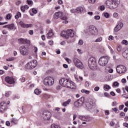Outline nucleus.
Returning a JSON list of instances; mask_svg holds the SVG:
<instances>
[{
	"label": "nucleus",
	"mask_w": 128,
	"mask_h": 128,
	"mask_svg": "<svg viewBox=\"0 0 128 128\" xmlns=\"http://www.w3.org/2000/svg\"><path fill=\"white\" fill-rule=\"evenodd\" d=\"M120 4V0H107L106 4L110 10L116 8Z\"/></svg>",
	"instance_id": "nucleus-1"
},
{
	"label": "nucleus",
	"mask_w": 128,
	"mask_h": 128,
	"mask_svg": "<svg viewBox=\"0 0 128 128\" xmlns=\"http://www.w3.org/2000/svg\"><path fill=\"white\" fill-rule=\"evenodd\" d=\"M85 32L88 34L90 36H98V30L96 26L91 25L87 28V30L85 31Z\"/></svg>",
	"instance_id": "nucleus-2"
},
{
	"label": "nucleus",
	"mask_w": 128,
	"mask_h": 128,
	"mask_svg": "<svg viewBox=\"0 0 128 128\" xmlns=\"http://www.w3.org/2000/svg\"><path fill=\"white\" fill-rule=\"evenodd\" d=\"M74 33L72 30H68L66 31H63L61 33V36L64 38L66 40H68L69 38H74Z\"/></svg>",
	"instance_id": "nucleus-3"
},
{
	"label": "nucleus",
	"mask_w": 128,
	"mask_h": 128,
	"mask_svg": "<svg viewBox=\"0 0 128 128\" xmlns=\"http://www.w3.org/2000/svg\"><path fill=\"white\" fill-rule=\"evenodd\" d=\"M88 66L91 70L96 67V60L94 57H90L88 60Z\"/></svg>",
	"instance_id": "nucleus-4"
},
{
	"label": "nucleus",
	"mask_w": 128,
	"mask_h": 128,
	"mask_svg": "<svg viewBox=\"0 0 128 128\" xmlns=\"http://www.w3.org/2000/svg\"><path fill=\"white\" fill-rule=\"evenodd\" d=\"M108 62V56H103L100 58L98 60V64L101 66H106Z\"/></svg>",
	"instance_id": "nucleus-5"
},
{
	"label": "nucleus",
	"mask_w": 128,
	"mask_h": 128,
	"mask_svg": "<svg viewBox=\"0 0 128 128\" xmlns=\"http://www.w3.org/2000/svg\"><path fill=\"white\" fill-rule=\"evenodd\" d=\"M44 82V84L46 86H52L54 84V80L50 76L45 78Z\"/></svg>",
	"instance_id": "nucleus-6"
},
{
	"label": "nucleus",
	"mask_w": 128,
	"mask_h": 128,
	"mask_svg": "<svg viewBox=\"0 0 128 128\" xmlns=\"http://www.w3.org/2000/svg\"><path fill=\"white\" fill-rule=\"evenodd\" d=\"M37 64V61L36 60H33L32 62L27 63L25 66V68H27V70H32V68H34L36 66Z\"/></svg>",
	"instance_id": "nucleus-7"
},
{
	"label": "nucleus",
	"mask_w": 128,
	"mask_h": 128,
	"mask_svg": "<svg viewBox=\"0 0 128 128\" xmlns=\"http://www.w3.org/2000/svg\"><path fill=\"white\" fill-rule=\"evenodd\" d=\"M20 52L22 56H26L29 54L28 48L22 46L20 48Z\"/></svg>",
	"instance_id": "nucleus-8"
},
{
	"label": "nucleus",
	"mask_w": 128,
	"mask_h": 128,
	"mask_svg": "<svg viewBox=\"0 0 128 128\" xmlns=\"http://www.w3.org/2000/svg\"><path fill=\"white\" fill-rule=\"evenodd\" d=\"M74 62L76 66L78 68H80V70H82V68H84V64H82V62L78 58H74Z\"/></svg>",
	"instance_id": "nucleus-9"
},
{
	"label": "nucleus",
	"mask_w": 128,
	"mask_h": 128,
	"mask_svg": "<svg viewBox=\"0 0 128 128\" xmlns=\"http://www.w3.org/2000/svg\"><path fill=\"white\" fill-rule=\"evenodd\" d=\"M84 102V97L80 98L78 100L74 102V106L75 108H80L82 106V104Z\"/></svg>",
	"instance_id": "nucleus-10"
},
{
	"label": "nucleus",
	"mask_w": 128,
	"mask_h": 128,
	"mask_svg": "<svg viewBox=\"0 0 128 128\" xmlns=\"http://www.w3.org/2000/svg\"><path fill=\"white\" fill-rule=\"evenodd\" d=\"M70 81V80L66 78H62L60 80V84L62 86L68 88Z\"/></svg>",
	"instance_id": "nucleus-11"
},
{
	"label": "nucleus",
	"mask_w": 128,
	"mask_h": 128,
	"mask_svg": "<svg viewBox=\"0 0 128 128\" xmlns=\"http://www.w3.org/2000/svg\"><path fill=\"white\" fill-rule=\"evenodd\" d=\"M52 116V112L48 110H45L43 112V118L44 120H50Z\"/></svg>",
	"instance_id": "nucleus-12"
},
{
	"label": "nucleus",
	"mask_w": 128,
	"mask_h": 128,
	"mask_svg": "<svg viewBox=\"0 0 128 128\" xmlns=\"http://www.w3.org/2000/svg\"><path fill=\"white\" fill-rule=\"evenodd\" d=\"M6 110H8V105H6V102H1L0 103V112L4 114Z\"/></svg>",
	"instance_id": "nucleus-13"
},
{
	"label": "nucleus",
	"mask_w": 128,
	"mask_h": 128,
	"mask_svg": "<svg viewBox=\"0 0 128 128\" xmlns=\"http://www.w3.org/2000/svg\"><path fill=\"white\" fill-rule=\"evenodd\" d=\"M118 74H124L126 72V68L122 65H119L116 67Z\"/></svg>",
	"instance_id": "nucleus-14"
},
{
	"label": "nucleus",
	"mask_w": 128,
	"mask_h": 128,
	"mask_svg": "<svg viewBox=\"0 0 128 128\" xmlns=\"http://www.w3.org/2000/svg\"><path fill=\"white\" fill-rule=\"evenodd\" d=\"M5 81L9 84H14L16 82L12 77L6 76L5 78Z\"/></svg>",
	"instance_id": "nucleus-15"
},
{
	"label": "nucleus",
	"mask_w": 128,
	"mask_h": 128,
	"mask_svg": "<svg viewBox=\"0 0 128 128\" xmlns=\"http://www.w3.org/2000/svg\"><path fill=\"white\" fill-rule=\"evenodd\" d=\"M19 24L22 28H32V24H26L22 21H20L19 22Z\"/></svg>",
	"instance_id": "nucleus-16"
},
{
	"label": "nucleus",
	"mask_w": 128,
	"mask_h": 128,
	"mask_svg": "<svg viewBox=\"0 0 128 128\" xmlns=\"http://www.w3.org/2000/svg\"><path fill=\"white\" fill-rule=\"evenodd\" d=\"M64 16V13L62 12H56L54 13V18L56 20H58V18H62Z\"/></svg>",
	"instance_id": "nucleus-17"
},
{
	"label": "nucleus",
	"mask_w": 128,
	"mask_h": 128,
	"mask_svg": "<svg viewBox=\"0 0 128 128\" xmlns=\"http://www.w3.org/2000/svg\"><path fill=\"white\" fill-rule=\"evenodd\" d=\"M79 118H80L81 120H84V122H90V117L88 116H79Z\"/></svg>",
	"instance_id": "nucleus-18"
},
{
	"label": "nucleus",
	"mask_w": 128,
	"mask_h": 128,
	"mask_svg": "<svg viewBox=\"0 0 128 128\" xmlns=\"http://www.w3.org/2000/svg\"><path fill=\"white\" fill-rule=\"evenodd\" d=\"M76 84L74 82L70 80V83L68 85V88H72V90H76Z\"/></svg>",
	"instance_id": "nucleus-19"
},
{
	"label": "nucleus",
	"mask_w": 128,
	"mask_h": 128,
	"mask_svg": "<svg viewBox=\"0 0 128 128\" xmlns=\"http://www.w3.org/2000/svg\"><path fill=\"white\" fill-rule=\"evenodd\" d=\"M122 56L126 60H128V48H124V52H122Z\"/></svg>",
	"instance_id": "nucleus-20"
},
{
	"label": "nucleus",
	"mask_w": 128,
	"mask_h": 128,
	"mask_svg": "<svg viewBox=\"0 0 128 128\" xmlns=\"http://www.w3.org/2000/svg\"><path fill=\"white\" fill-rule=\"evenodd\" d=\"M19 44H28L30 41L28 40H25L24 38H20L18 40Z\"/></svg>",
	"instance_id": "nucleus-21"
},
{
	"label": "nucleus",
	"mask_w": 128,
	"mask_h": 128,
	"mask_svg": "<svg viewBox=\"0 0 128 128\" xmlns=\"http://www.w3.org/2000/svg\"><path fill=\"white\" fill-rule=\"evenodd\" d=\"M54 31L52 30H50L48 31V34H46V38H50L54 36Z\"/></svg>",
	"instance_id": "nucleus-22"
},
{
	"label": "nucleus",
	"mask_w": 128,
	"mask_h": 128,
	"mask_svg": "<svg viewBox=\"0 0 128 128\" xmlns=\"http://www.w3.org/2000/svg\"><path fill=\"white\" fill-rule=\"evenodd\" d=\"M95 106L96 103L90 102V103H88L86 105V106L88 108V110H91V108H92V106Z\"/></svg>",
	"instance_id": "nucleus-23"
},
{
	"label": "nucleus",
	"mask_w": 128,
	"mask_h": 128,
	"mask_svg": "<svg viewBox=\"0 0 128 128\" xmlns=\"http://www.w3.org/2000/svg\"><path fill=\"white\" fill-rule=\"evenodd\" d=\"M72 102V100L68 99V100L64 102L62 104L63 106H68Z\"/></svg>",
	"instance_id": "nucleus-24"
},
{
	"label": "nucleus",
	"mask_w": 128,
	"mask_h": 128,
	"mask_svg": "<svg viewBox=\"0 0 128 128\" xmlns=\"http://www.w3.org/2000/svg\"><path fill=\"white\" fill-rule=\"evenodd\" d=\"M61 20H64L62 22L63 24H68V21L66 20H68L67 16H64L63 17L61 18Z\"/></svg>",
	"instance_id": "nucleus-25"
},
{
	"label": "nucleus",
	"mask_w": 128,
	"mask_h": 128,
	"mask_svg": "<svg viewBox=\"0 0 128 128\" xmlns=\"http://www.w3.org/2000/svg\"><path fill=\"white\" fill-rule=\"evenodd\" d=\"M76 10L77 12L78 13H82V12H84V8L82 7V6H79L77 8H76Z\"/></svg>",
	"instance_id": "nucleus-26"
},
{
	"label": "nucleus",
	"mask_w": 128,
	"mask_h": 128,
	"mask_svg": "<svg viewBox=\"0 0 128 128\" xmlns=\"http://www.w3.org/2000/svg\"><path fill=\"white\" fill-rule=\"evenodd\" d=\"M22 8H24V10H22ZM24 10H28V6L25 5L20 7V10H22V12H24Z\"/></svg>",
	"instance_id": "nucleus-27"
},
{
	"label": "nucleus",
	"mask_w": 128,
	"mask_h": 128,
	"mask_svg": "<svg viewBox=\"0 0 128 128\" xmlns=\"http://www.w3.org/2000/svg\"><path fill=\"white\" fill-rule=\"evenodd\" d=\"M8 30H16V26L14 24H8Z\"/></svg>",
	"instance_id": "nucleus-28"
},
{
	"label": "nucleus",
	"mask_w": 128,
	"mask_h": 128,
	"mask_svg": "<svg viewBox=\"0 0 128 128\" xmlns=\"http://www.w3.org/2000/svg\"><path fill=\"white\" fill-rule=\"evenodd\" d=\"M81 92L83 94H90V90H86L84 89H82L81 90Z\"/></svg>",
	"instance_id": "nucleus-29"
},
{
	"label": "nucleus",
	"mask_w": 128,
	"mask_h": 128,
	"mask_svg": "<svg viewBox=\"0 0 128 128\" xmlns=\"http://www.w3.org/2000/svg\"><path fill=\"white\" fill-rule=\"evenodd\" d=\"M120 30L121 29L120 26L117 24L116 28H114V32H119V30Z\"/></svg>",
	"instance_id": "nucleus-30"
},
{
	"label": "nucleus",
	"mask_w": 128,
	"mask_h": 128,
	"mask_svg": "<svg viewBox=\"0 0 128 128\" xmlns=\"http://www.w3.org/2000/svg\"><path fill=\"white\" fill-rule=\"evenodd\" d=\"M34 92L36 94H37V95H38V94H40L41 92L40 90L38 89V88H36L34 91Z\"/></svg>",
	"instance_id": "nucleus-31"
},
{
	"label": "nucleus",
	"mask_w": 128,
	"mask_h": 128,
	"mask_svg": "<svg viewBox=\"0 0 128 128\" xmlns=\"http://www.w3.org/2000/svg\"><path fill=\"white\" fill-rule=\"evenodd\" d=\"M102 40V38L99 37L94 41V42H100Z\"/></svg>",
	"instance_id": "nucleus-32"
},
{
	"label": "nucleus",
	"mask_w": 128,
	"mask_h": 128,
	"mask_svg": "<svg viewBox=\"0 0 128 128\" xmlns=\"http://www.w3.org/2000/svg\"><path fill=\"white\" fill-rule=\"evenodd\" d=\"M12 18V14H7L6 16V20H10Z\"/></svg>",
	"instance_id": "nucleus-33"
},
{
	"label": "nucleus",
	"mask_w": 128,
	"mask_h": 128,
	"mask_svg": "<svg viewBox=\"0 0 128 128\" xmlns=\"http://www.w3.org/2000/svg\"><path fill=\"white\" fill-rule=\"evenodd\" d=\"M116 50L118 52H120L122 51V46L118 45L117 46Z\"/></svg>",
	"instance_id": "nucleus-34"
},
{
	"label": "nucleus",
	"mask_w": 128,
	"mask_h": 128,
	"mask_svg": "<svg viewBox=\"0 0 128 128\" xmlns=\"http://www.w3.org/2000/svg\"><path fill=\"white\" fill-rule=\"evenodd\" d=\"M122 44H124L125 46H128V42L126 40H123L122 42Z\"/></svg>",
	"instance_id": "nucleus-35"
},
{
	"label": "nucleus",
	"mask_w": 128,
	"mask_h": 128,
	"mask_svg": "<svg viewBox=\"0 0 128 128\" xmlns=\"http://www.w3.org/2000/svg\"><path fill=\"white\" fill-rule=\"evenodd\" d=\"M104 88L105 90H110V86L108 85V84H104Z\"/></svg>",
	"instance_id": "nucleus-36"
},
{
	"label": "nucleus",
	"mask_w": 128,
	"mask_h": 128,
	"mask_svg": "<svg viewBox=\"0 0 128 128\" xmlns=\"http://www.w3.org/2000/svg\"><path fill=\"white\" fill-rule=\"evenodd\" d=\"M74 78L76 80H82V77L80 76H75Z\"/></svg>",
	"instance_id": "nucleus-37"
},
{
	"label": "nucleus",
	"mask_w": 128,
	"mask_h": 128,
	"mask_svg": "<svg viewBox=\"0 0 128 128\" xmlns=\"http://www.w3.org/2000/svg\"><path fill=\"white\" fill-rule=\"evenodd\" d=\"M104 16L106 18H110V14L108 12L104 13Z\"/></svg>",
	"instance_id": "nucleus-38"
},
{
	"label": "nucleus",
	"mask_w": 128,
	"mask_h": 128,
	"mask_svg": "<svg viewBox=\"0 0 128 128\" xmlns=\"http://www.w3.org/2000/svg\"><path fill=\"white\" fill-rule=\"evenodd\" d=\"M94 18L96 20H100V16H95Z\"/></svg>",
	"instance_id": "nucleus-39"
},
{
	"label": "nucleus",
	"mask_w": 128,
	"mask_h": 128,
	"mask_svg": "<svg viewBox=\"0 0 128 128\" xmlns=\"http://www.w3.org/2000/svg\"><path fill=\"white\" fill-rule=\"evenodd\" d=\"M14 60V58L13 57H11L7 58L6 60L8 62H12V60Z\"/></svg>",
	"instance_id": "nucleus-40"
},
{
	"label": "nucleus",
	"mask_w": 128,
	"mask_h": 128,
	"mask_svg": "<svg viewBox=\"0 0 128 128\" xmlns=\"http://www.w3.org/2000/svg\"><path fill=\"white\" fill-rule=\"evenodd\" d=\"M114 86H120V83L116 82H115L113 84Z\"/></svg>",
	"instance_id": "nucleus-41"
},
{
	"label": "nucleus",
	"mask_w": 128,
	"mask_h": 128,
	"mask_svg": "<svg viewBox=\"0 0 128 128\" xmlns=\"http://www.w3.org/2000/svg\"><path fill=\"white\" fill-rule=\"evenodd\" d=\"M64 60L67 62H68V64H70V62H72V60L68 58H65Z\"/></svg>",
	"instance_id": "nucleus-42"
},
{
	"label": "nucleus",
	"mask_w": 128,
	"mask_h": 128,
	"mask_svg": "<svg viewBox=\"0 0 128 128\" xmlns=\"http://www.w3.org/2000/svg\"><path fill=\"white\" fill-rule=\"evenodd\" d=\"M82 44H84V41L82 40H80L78 41V45L82 46Z\"/></svg>",
	"instance_id": "nucleus-43"
},
{
	"label": "nucleus",
	"mask_w": 128,
	"mask_h": 128,
	"mask_svg": "<svg viewBox=\"0 0 128 128\" xmlns=\"http://www.w3.org/2000/svg\"><path fill=\"white\" fill-rule=\"evenodd\" d=\"M70 12L72 14H76V12H78L76 11V9H72L70 10Z\"/></svg>",
	"instance_id": "nucleus-44"
},
{
	"label": "nucleus",
	"mask_w": 128,
	"mask_h": 128,
	"mask_svg": "<svg viewBox=\"0 0 128 128\" xmlns=\"http://www.w3.org/2000/svg\"><path fill=\"white\" fill-rule=\"evenodd\" d=\"M32 12H33V14H37L38 11L36 10V8H32Z\"/></svg>",
	"instance_id": "nucleus-45"
},
{
	"label": "nucleus",
	"mask_w": 128,
	"mask_h": 128,
	"mask_svg": "<svg viewBox=\"0 0 128 128\" xmlns=\"http://www.w3.org/2000/svg\"><path fill=\"white\" fill-rule=\"evenodd\" d=\"M118 26H119L120 28L121 29L122 28V26H124V24H122V22H120Z\"/></svg>",
	"instance_id": "nucleus-46"
},
{
	"label": "nucleus",
	"mask_w": 128,
	"mask_h": 128,
	"mask_svg": "<svg viewBox=\"0 0 128 128\" xmlns=\"http://www.w3.org/2000/svg\"><path fill=\"white\" fill-rule=\"evenodd\" d=\"M11 122H12L13 124H16V120L12 118L11 120Z\"/></svg>",
	"instance_id": "nucleus-47"
},
{
	"label": "nucleus",
	"mask_w": 128,
	"mask_h": 128,
	"mask_svg": "<svg viewBox=\"0 0 128 128\" xmlns=\"http://www.w3.org/2000/svg\"><path fill=\"white\" fill-rule=\"evenodd\" d=\"M99 90H100V87H98V86H96L94 88V90L95 92H98Z\"/></svg>",
	"instance_id": "nucleus-48"
},
{
	"label": "nucleus",
	"mask_w": 128,
	"mask_h": 128,
	"mask_svg": "<svg viewBox=\"0 0 128 128\" xmlns=\"http://www.w3.org/2000/svg\"><path fill=\"white\" fill-rule=\"evenodd\" d=\"M27 2L28 4H34V2H32V0H27Z\"/></svg>",
	"instance_id": "nucleus-49"
},
{
	"label": "nucleus",
	"mask_w": 128,
	"mask_h": 128,
	"mask_svg": "<svg viewBox=\"0 0 128 128\" xmlns=\"http://www.w3.org/2000/svg\"><path fill=\"white\" fill-rule=\"evenodd\" d=\"M77 52L80 54H82V50H80V49H78Z\"/></svg>",
	"instance_id": "nucleus-50"
},
{
	"label": "nucleus",
	"mask_w": 128,
	"mask_h": 128,
	"mask_svg": "<svg viewBox=\"0 0 128 128\" xmlns=\"http://www.w3.org/2000/svg\"><path fill=\"white\" fill-rule=\"evenodd\" d=\"M124 108V104L120 105L119 106V110H122V108Z\"/></svg>",
	"instance_id": "nucleus-51"
},
{
	"label": "nucleus",
	"mask_w": 128,
	"mask_h": 128,
	"mask_svg": "<svg viewBox=\"0 0 128 128\" xmlns=\"http://www.w3.org/2000/svg\"><path fill=\"white\" fill-rule=\"evenodd\" d=\"M123 126L125 128H128V123L124 122L123 124Z\"/></svg>",
	"instance_id": "nucleus-52"
},
{
	"label": "nucleus",
	"mask_w": 128,
	"mask_h": 128,
	"mask_svg": "<svg viewBox=\"0 0 128 128\" xmlns=\"http://www.w3.org/2000/svg\"><path fill=\"white\" fill-rule=\"evenodd\" d=\"M20 4H22V1H20V0L16 2V6H20Z\"/></svg>",
	"instance_id": "nucleus-53"
},
{
	"label": "nucleus",
	"mask_w": 128,
	"mask_h": 128,
	"mask_svg": "<svg viewBox=\"0 0 128 128\" xmlns=\"http://www.w3.org/2000/svg\"><path fill=\"white\" fill-rule=\"evenodd\" d=\"M48 44H50V46H52V44H54V41L49 40Z\"/></svg>",
	"instance_id": "nucleus-54"
},
{
	"label": "nucleus",
	"mask_w": 128,
	"mask_h": 128,
	"mask_svg": "<svg viewBox=\"0 0 128 128\" xmlns=\"http://www.w3.org/2000/svg\"><path fill=\"white\" fill-rule=\"evenodd\" d=\"M113 16L114 18H118V14L117 12H114Z\"/></svg>",
	"instance_id": "nucleus-55"
},
{
	"label": "nucleus",
	"mask_w": 128,
	"mask_h": 128,
	"mask_svg": "<svg viewBox=\"0 0 128 128\" xmlns=\"http://www.w3.org/2000/svg\"><path fill=\"white\" fill-rule=\"evenodd\" d=\"M90 4H94L96 2V0H88Z\"/></svg>",
	"instance_id": "nucleus-56"
},
{
	"label": "nucleus",
	"mask_w": 128,
	"mask_h": 128,
	"mask_svg": "<svg viewBox=\"0 0 128 128\" xmlns=\"http://www.w3.org/2000/svg\"><path fill=\"white\" fill-rule=\"evenodd\" d=\"M108 48H109V50H110L111 54H114V50H112V47L109 46Z\"/></svg>",
	"instance_id": "nucleus-57"
},
{
	"label": "nucleus",
	"mask_w": 128,
	"mask_h": 128,
	"mask_svg": "<svg viewBox=\"0 0 128 128\" xmlns=\"http://www.w3.org/2000/svg\"><path fill=\"white\" fill-rule=\"evenodd\" d=\"M5 96L8 98V96H10V92H6L5 93Z\"/></svg>",
	"instance_id": "nucleus-58"
},
{
	"label": "nucleus",
	"mask_w": 128,
	"mask_h": 128,
	"mask_svg": "<svg viewBox=\"0 0 128 128\" xmlns=\"http://www.w3.org/2000/svg\"><path fill=\"white\" fill-rule=\"evenodd\" d=\"M105 114L106 116H108L110 114V112L108 110H105Z\"/></svg>",
	"instance_id": "nucleus-59"
},
{
	"label": "nucleus",
	"mask_w": 128,
	"mask_h": 128,
	"mask_svg": "<svg viewBox=\"0 0 128 128\" xmlns=\"http://www.w3.org/2000/svg\"><path fill=\"white\" fill-rule=\"evenodd\" d=\"M109 40H114V36H110L108 38Z\"/></svg>",
	"instance_id": "nucleus-60"
},
{
	"label": "nucleus",
	"mask_w": 128,
	"mask_h": 128,
	"mask_svg": "<svg viewBox=\"0 0 128 128\" xmlns=\"http://www.w3.org/2000/svg\"><path fill=\"white\" fill-rule=\"evenodd\" d=\"M122 82L123 84H126V80L125 78H122Z\"/></svg>",
	"instance_id": "nucleus-61"
},
{
	"label": "nucleus",
	"mask_w": 128,
	"mask_h": 128,
	"mask_svg": "<svg viewBox=\"0 0 128 128\" xmlns=\"http://www.w3.org/2000/svg\"><path fill=\"white\" fill-rule=\"evenodd\" d=\"M100 10H104V6H100Z\"/></svg>",
	"instance_id": "nucleus-62"
},
{
	"label": "nucleus",
	"mask_w": 128,
	"mask_h": 128,
	"mask_svg": "<svg viewBox=\"0 0 128 128\" xmlns=\"http://www.w3.org/2000/svg\"><path fill=\"white\" fill-rule=\"evenodd\" d=\"M114 124H115L114 122L112 121L110 122V126H114Z\"/></svg>",
	"instance_id": "nucleus-63"
},
{
	"label": "nucleus",
	"mask_w": 128,
	"mask_h": 128,
	"mask_svg": "<svg viewBox=\"0 0 128 128\" xmlns=\"http://www.w3.org/2000/svg\"><path fill=\"white\" fill-rule=\"evenodd\" d=\"M29 34H30L31 36H32V34H34V30H30L29 31Z\"/></svg>",
	"instance_id": "nucleus-64"
}]
</instances>
